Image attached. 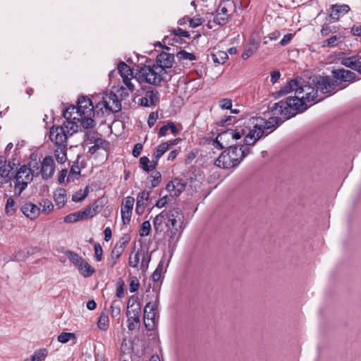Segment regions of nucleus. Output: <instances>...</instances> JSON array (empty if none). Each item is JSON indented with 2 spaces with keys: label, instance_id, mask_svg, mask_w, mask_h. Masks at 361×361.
<instances>
[{
  "label": "nucleus",
  "instance_id": "f257e3e1",
  "mask_svg": "<svg viewBox=\"0 0 361 361\" xmlns=\"http://www.w3.org/2000/svg\"><path fill=\"white\" fill-rule=\"evenodd\" d=\"M293 91L295 94L294 97H289L285 102L280 101L274 104L271 108L274 114H280L286 119H289L305 111L308 108L307 102L317 103L322 100V98L318 97L317 89L311 85H300L298 80H290L274 94L276 97H280Z\"/></svg>",
  "mask_w": 361,
  "mask_h": 361
},
{
  "label": "nucleus",
  "instance_id": "f03ea898",
  "mask_svg": "<svg viewBox=\"0 0 361 361\" xmlns=\"http://www.w3.org/2000/svg\"><path fill=\"white\" fill-rule=\"evenodd\" d=\"M274 106V104L270 107L271 110ZM271 112L272 111H271ZM271 114L275 116L271 117L268 120L261 117L249 118L247 125L254 129H252V134H250L247 137L246 142L256 143L264 135H269L272 131V128L279 126L283 122L282 118L286 120L280 114Z\"/></svg>",
  "mask_w": 361,
  "mask_h": 361
},
{
  "label": "nucleus",
  "instance_id": "7ed1b4c3",
  "mask_svg": "<svg viewBox=\"0 0 361 361\" xmlns=\"http://www.w3.org/2000/svg\"><path fill=\"white\" fill-rule=\"evenodd\" d=\"M250 153V149L248 147L230 146L219 155L215 161V164L224 169L235 167Z\"/></svg>",
  "mask_w": 361,
  "mask_h": 361
},
{
  "label": "nucleus",
  "instance_id": "20e7f679",
  "mask_svg": "<svg viewBox=\"0 0 361 361\" xmlns=\"http://www.w3.org/2000/svg\"><path fill=\"white\" fill-rule=\"evenodd\" d=\"M137 75L140 82H145L154 86H158L162 82H166L171 78V75L168 73L167 71L155 63L141 67Z\"/></svg>",
  "mask_w": 361,
  "mask_h": 361
},
{
  "label": "nucleus",
  "instance_id": "39448f33",
  "mask_svg": "<svg viewBox=\"0 0 361 361\" xmlns=\"http://www.w3.org/2000/svg\"><path fill=\"white\" fill-rule=\"evenodd\" d=\"M74 115L77 121L85 128H91L96 125L93 117L96 112L92 101L85 96H82L78 99L77 106H75Z\"/></svg>",
  "mask_w": 361,
  "mask_h": 361
},
{
  "label": "nucleus",
  "instance_id": "423d86ee",
  "mask_svg": "<svg viewBox=\"0 0 361 361\" xmlns=\"http://www.w3.org/2000/svg\"><path fill=\"white\" fill-rule=\"evenodd\" d=\"M95 108L97 116H104L121 111V102L118 96L111 92L103 96L102 101L98 102Z\"/></svg>",
  "mask_w": 361,
  "mask_h": 361
},
{
  "label": "nucleus",
  "instance_id": "0eeeda50",
  "mask_svg": "<svg viewBox=\"0 0 361 361\" xmlns=\"http://www.w3.org/2000/svg\"><path fill=\"white\" fill-rule=\"evenodd\" d=\"M249 121V118H245L240 122V123L236 126L235 130H228L219 134V138L221 140H224L225 137L230 136L233 140H238L241 139L242 137L244 136L243 138V146L248 147L251 145H254L255 143H252L250 142H246L247 137L250 134H252V128H250L247 125V122Z\"/></svg>",
  "mask_w": 361,
  "mask_h": 361
},
{
  "label": "nucleus",
  "instance_id": "6e6552de",
  "mask_svg": "<svg viewBox=\"0 0 361 361\" xmlns=\"http://www.w3.org/2000/svg\"><path fill=\"white\" fill-rule=\"evenodd\" d=\"M75 106H71L63 111V117L66 121L61 128H64V131L68 137L71 136L74 133L78 131L77 117L74 115Z\"/></svg>",
  "mask_w": 361,
  "mask_h": 361
},
{
  "label": "nucleus",
  "instance_id": "1a4fd4ad",
  "mask_svg": "<svg viewBox=\"0 0 361 361\" xmlns=\"http://www.w3.org/2000/svg\"><path fill=\"white\" fill-rule=\"evenodd\" d=\"M87 140L90 141V144H93L89 147V152L94 154L99 149L106 150L108 147V142L102 138V135L94 130H87L85 134Z\"/></svg>",
  "mask_w": 361,
  "mask_h": 361
},
{
  "label": "nucleus",
  "instance_id": "9d476101",
  "mask_svg": "<svg viewBox=\"0 0 361 361\" xmlns=\"http://www.w3.org/2000/svg\"><path fill=\"white\" fill-rule=\"evenodd\" d=\"M157 308V303L152 304L151 302H147L144 308V323L145 327L149 330L153 329L156 325L158 315Z\"/></svg>",
  "mask_w": 361,
  "mask_h": 361
},
{
  "label": "nucleus",
  "instance_id": "9b49d317",
  "mask_svg": "<svg viewBox=\"0 0 361 361\" xmlns=\"http://www.w3.org/2000/svg\"><path fill=\"white\" fill-rule=\"evenodd\" d=\"M69 137L64 131V128L52 126L49 131V139L56 147H67V140Z\"/></svg>",
  "mask_w": 361,
  "mask_h": 361
},
{
  "label": "nucleus",
  "instance_id": "f8f14e48",
  "mask_svg": "<svg viewBox=\"0 0 361 361\" xmlns=\"http://www.w3.org/2000/svg\"><path fill=\"white\" fill-rule=\"evenodd\" d=\"M55 171V163L51 156H46L40 163V169L36 171V175L41 174L43 179L51 178Z\"/></svg>",
  "mask_w": 361,
  "mask_h": 361
},
{
  "label": "nucleus",
  "instance_id": "ddd939ff",
  "mask_svg": "<svg viewBox=\"0 0 361 361\" xmlns=\"http://www.w3.org/2000/svg\"><path fill=\"white\" fill-rule=\"evenodd\" d=\"M334 81L329 76H318L313 80L317 92L319 90L323 94L330 93L334 91L336 87Z\"/></svg>",
  "mask_w": 361,
  "mask_h": 361
},
{
  "label": "nucleus",
  "instance_id": "4468645a",
  "mask_svg": "<svg viewBox=\"0 0 361 361\" xmlns=\"http://www.w3.org/2000/svg\"><path fill=\"white\" fill-rule=\"evenodd\" d=\"M167 218L166 226L167 228L182 227L183 224L184 215L179 208H173L166 210Z\"/></svg>",
  "mask_w": 361,
  "mask_h": 361
},
{
  "label": "nucleus",
  "instance_id": "2eb2a0df",
  "mask_svg": "<svg viewBox=\"0 0 361 361\" xmlns=\"http://www.w3.org/2000/svg\"><path fill=\"white\" fill-rule=\"evenodd\" d=\"M128 243V239L122 238L114 247L109 258V266L113 268L118 262V259L125 250L126 246Z\"/></svg>",
  "mask_w": 361,
  "mask_h": 361
},
{
  "label": "nucleus",
  "instance_id": "dca6fc26",
  "mask_svg": "<svg viewBox=\"0 0 361 361\" xmlns=\"http://www.w3.org/2000/svg\"><path fill=\"white\" fill-rule=\"evenodd\" d=\"M118 71L123 78V82L127 88L133 92L135 90L134 85L131 82L133 78V71L130 67L124 62H121L118 65Z\"/></svg>",
  "mask_w": 361,
  "mask_h": 361
},
{
  "label": "nucleus",
  "instance_id": "f3484780",
  "mask_svg": "<svg viewBox=\"0 0 361 361\" xmlns=\"http://www.w3.org/2000/svg\"><path fill=\"white\" fill-rule=\"evenodd\" d=\"M135 199L131 196L126 197L121 204V212L123 223L128 224L130 221Z\"/></svg>",
  "mask_w": 361,
  "mask_h": 361
},
{
  "label": "nucleus",
  "instance_id": "a211bd4d",
  "mask_svg": "<svg viewBox=\"0 0 361 361\" xmlns=\"http://www.w3.org/2000/svg\"><path fill=\"white\" fill-rule=\"evenodd\" d=\"M14 165L15 164H12L11 161L7 162L3 157H0V184H4L9 181L11 179L9 174Z\"/></svg>",
  "mask_w": 361,
  "mask_h": 361
},
{
  "label": "nucleus",
  "instance_id": "6ab92c4d",
  "mask_svg": "<svg viewBox=\"0 0 361 361\" xmlns=\"http://www.w3.org/2000/svg\"><path fill=\"white\" fill-rule=\"evenodd\" d=\"M260 37L257 35H252L248 39L249 47L245 49L242 54V59L243 60L247 59L252 54H254L259 48L260 44Z\"/></svg>",
  "mask_w": 361,
  "mask_h": 361
},
{
  "label": "nucleus",
  "instance_id": "aec40b11",
  "mask_svg": "<svg viewBox=\"0 0 361 361\" xmlns=\"http://www.w3.org/2000/svg\"><path fill=\"white\" fill-rule=\"evenodd\" d=\"M185 186L181 179L174 178L168 183L166 190L171 197H178L184 190Z\"/></svg>",
  "mask_w": 361,
  "mask_h": 361
},
{
  "label": "nucleus",
  "instance_id": "412c9836",
  "mask_svg": "<svg viewBox=\"0 0 361 361\" xmlns=\"http://www.w3.org/2000/svg\"><path fill=\"white\" fill-rule=\"evenodd\" d=\"M174 61V55L165 51L161 52L156 58V65L161 67L164 70L171 68Z\"/></svg>",
  "mask_w": 361,
  "mask_h": 361
},
{
  "label": "nucleus",
  "instance_id": "4be33fe9",
  "mask_svg": "<svg viewBox=\"0 0 361 361\" xmlns=\"http://www.w3.org/2000/svg\"><path fill=\"white\" fill-rule=\"evenodd\" d=\"M350 7L347 4H334L329 8V17L334 21H338L341 16L347 13L350 11Z\"/></svg>",
  "mask_w": 361,
  "mask_h": 361
},
{
  "label": "nucleus",
  "instance_id": "5701e85b",
  "mask_svg": "<svg viewBox=\"0 0 361 361\" xmlns=\"http://www.w3.org/2000/svg\"><path fill=\"white\" fill-rule=\"evenodd\" d=\"M23 214L31 220L37 219L40 214V209L36 204L27 202L20 209Z\"/></svg>",
  "mask_w": 361,
  "mask_h": 361
},
{
  "label": "nucleus",
  "instance_id": "b1692460",
  "mask_svg": "<svg viewBox=\"0 0 361 361\" xmlns=\"http://www.w3.org/2000/svg\"><path fill=\"white\" fill-rule=\"evenodd\" d=\"M126 315L140 317L141 305L138 300L137 297L132 296L129 299L128 302Z\"/></svg>",
  "mask_w": 361,
  "mask_h": 361
},
{
  "label": "nucleus",
  "instance_id": "393cba45",
  "mask_svg": "<svg viewBox=\"0 0 361 361\" xmlns=\"http://www.w3.org/2000/svg\"><path fill=\"white\" fill-rule=\"evenodd\" d=\"M333 77L336 79L335 82L338 80L341 81L348 82L355 79V73L345 69H334L332 71Z\"/></svg>",
  "mask_w": 361,
  "mask_h": 361
},
{
  "label": "nucleus",
  "instance_id": "a878e982",
  "mask_svg": "<svg viewBox=\"0 0 361 361\" xmlns=\"http://www.w3.org/2000/svg\"><path fill=\"white\" fill-rule=\"evenodd\" d=\"M32 177L33 174L31 173V169L27 168L25 165H23L18 169L15 179H18V181L20 180L29 183L32 181Z\"/></svg>",
  "mask_w": 361,
  "mask_h": 361
},
{
  "label": "nucleus",
  "instance_id": "bb28decb",
  "mask_svg": "<svg viewBox=\"0 0 361 361\" xmlns=\"http://www.w3.org/2000/svg\"><path fill=\"white\" fill-rule=\"evenodd\" d=\"M341 64L356 70L358 72H361V57L357 58L355 56H351L344 58L341 60Z\"/></svg>",
  "mask_w": 361,
  "mask_h": 361
},
{
  "label": "nucleus",
  "instance_id": "cd10ccee",
  "mask_svg": "<svg viewBox=\"0 0 361 361\" xmlns=\"http://www.w3.org/2000/svg\"><path fill=\"white\" fill-rule=\"evenodd\" d=\"M102 202L100 200H96L92 204H89L85 208L87 218H92L96 216L102 209Z\"/></svg>",
  "mask_w": 361,
  "mask_h": 361
},
{
  "label": "nucleus",
  "instance_id": "c85d7f7f",
  "mask_svg": "<svg viewBox=\"0 0 361 361\" xmlns=\"http://www.w3.org/2000/svg\"><path fill=\"white\" fill-rule=\"evenodd\" d=\"M54 200L56 204L61 208L67 201L66 191L63 188H58L54 193Z\"/></svg>",
  "mask_w": 361,
  "mask_h": 361
},
{
  "label": "nucleus",
  "instance_id": "c756f323",
  "mask_svg": "<svg viewBox=\"0 0 361 361\" xmlns=\"http://www.w3.org/2000/svg\"><path fill=\"white\" fill-rule=\"evenodd\" d=\"M88 219L85 210L78 211L66 216L63 219L66 223H75L82 219Z\"/></svg>",
  "mask_w": 361,
  "mask_h": 361
},
{
  "label": "nucleus",
  "instance_id": "7c9ffc66",
  "mask_svg": "<svg viewBox=\"0 0 361 361\" xmlns=\"http://www.w3.org/2000/svg\"><path fill=\"white\" fill-rule=\"evenodd\" d=\"M139 163L144 171H152L157 166V163L154 160L150 161L147 157H142L139 159Z\"/></svg>",
  "mask_w": 361,
  "mask_h": 361
},
{
  "label": "nucleus",
  "instance_id": "2f4dec72",
  "mask_svg": "<svg viewBox=\"0 0 361 361\" xmlns=\"http://www.w3.org/2000/svg\"><path fill=\"white\" fill-rule=\"evenodd\" d=\"M166 210L162 211L160 214L157 215L153 221L154 228L156 232L161 231L162 224H166L167 218Z\"/></svg>",
  "mask_w": 361,
  "mask_h": 361
},
{
  "label": "nucleus",
  "instance_id": "473e14b6",
  "mask_svg": "<svg viewBox=\"0 0 361 361\" xmlns=\"http://www.w3.org/2000/svg\"><path fill=\"white\" fill-rule=\"evenodd\" d=\"M169 147L170 145L169 142H163L158 145L152 154V159L154 160V162L158 164L159 159L169 150Z\"/></svg>",
  "mask_w": 361,
  "mask_h": 361
},
{
  "label": "nucleus",
  "instance_id": "72a5a7b5",
  "mask_svg": "<svg viewBox=\"0 0 361 361\" xmlns=\"http://www.w3.org/2000/svg\"><path fill=\"white\" fill-rule=\"evenodd\" d=\"M231 8H233V11H235V5L234 2L231 1L230 0H224L220 3L219 6L216 11L220 12L221 14L231 16V15L228 13V11Z\"/></svg>",
  "mask_w": 361,
  "mask_h": 361
},
{
  "label": "nucleus",
  "instance_id": "f704fd0d",
  "mask_svg": "<svg viewBox=\"0 0 361 361\" xmlns=\"http://www.w3.org/2000/svg\"><path fill=\"white\" fill-rule=\"evenodd\" d=\"M77 268L79 272L85 278L91 276L95 271L94 269L85 260L81 263V265Z\"/></svg>",
  "mask_w": 361,
  "mask_h": 361
},
{
  "label": "nucleus",
  "instance_id": "c9c22d12",
  "mask_svg": "<svg viewBox=\"0 0 361 361\" xmlns=\"http://www.w3.org/2000/svg\"><path fill=\"white\" fill-rule=\"evenodd\" d=\"M67 147H56L54 155L59 164H64L67 160Z\"/></svg>",
  "mask_w": 361,
  "mask_h": 361
},
{
  "label": "nucleus",
  "instance_id": "e433bc0d",
  "mask_svg": "<svg viewBox=\"0 0 361 361\" xmlns=\"http://www.w3.org/2000/svg\"><path fill=\"white\" fill-rule=\"evenodd\" d=\"M212 58L215 63L224 64L228 57L227 52L219 50L212 54Z\"/></svg>",
  "mask_w": 361,
  "mask_h": 361
},
{
  "label": "nucleus",
  "instance_id": "4c0bfd02",
  "mask_svg": "<svg viewBox=\"0 0 361 361\" xmlns=\"http://www.w3.org/2000/svg\"><path fill=\"white\" fill-rule=\"evenodd\" d=\"M47 350L45 348H42L35 351L30 357V358L26 359L25 361H42L47 356Z\"/></svg>",
  "mask_w": 361,
  "mask_h": 361
},
{
  "label": "nucleus",
  "instance_id": "58836bf2",
  "mask_svg": "<svg viewBox=\"0 0 361 361\" xmlns=\"http://www.w3.org/2000/svg\"><path fill=\"white\" fill-rule=\"evenodd\" d=\"M128 329L129 331H133L138 329L140 325V317L134 316H127Z\"/></svg>",
  "mask_w": 361,
  "mask_h": 361
},
{
  "label": "nucleus",
  "instance_id": "ea45409f",
  "mask_svg": "<svg viewBox=\"0 0 361 361\" xmlns=\"http://www.w3.org/2000/svg\"><path fill=\"white\" fill-rule=\"evenodd\" d=\"M142 251H137L133 255V252H131L129 257V265L131 267L137 268L140 263V257L142 258Z\"/></svg>",
  "mask_w": 361,
  "mask_h": 361
},
{
  "label": "nucleus",
  "instance_id": "a19ab883",
  "mask_svg": "<svg viewBox=\"0 0 361 361\" xmlns=\"http://www.w3.org/2000/svg\"><path fill=\"white\" fill-rule=\"evenodd\" d=\"M341 37L334 35L331 37L330 38L324 40L323 42L322 47H333L337 46L339 43H341Z\"/></svg>",
  "mask_w": 361,
  "mask_h": 361
},
{
  "label": "nucleus",
  "instance_id": "79ce46f5",
  "mask_svg": "<svg viewBox=\"0 0 361 361\" xmlns=\"http://www.w3.org/2000/svg\"><path fill=\"white\" fill-rule=\"evenodd\" d=\"M109 317L104 313L101 314L97 322L98 328L102 331H106L109 328Z\"/></svg>",
  "mask_w": 361,
  "mask_h": 361
},
{
  "label": "nucleus",
  "instance_id": "37998d69",
  "mask_svg": "<svg viewBox=\"0 0 361 361\" xmlns=\"http://www.w3.org/2000/svg\"><path fill=\"white\" fill-rule=\"evenodd\" d=\"M67 257L76 267L80 266L81 263H82V262L84 261V259L81 257H80L77 253L74 252H68Z\"/></svg>",
  "mask_w": 361,
  "mask_h": 361
},
{
  "label": "nucleus",
  "instance_id": "c03bdc74",
  "mask_svg": "<svg viewBox=\"0 0 361 361\" xmlns=\"http://www.w3.org/2000/svg\"><path fill=\"white\" fill-rule=\"evenodd\" d=\"M154 106L159 100V93L157 90H148L145 95Z\"/></svg>",
  "mask_w": 361,
  "mask_h": 361
},
{
  "label": "nucleus",
  "instance_id": "a18cd8bd",
  "mask_svg": "<svg viewBox=\"0 0 361 361\" xmlns=\"http://www.w3.org/2000/svg\"><path fill=\"white\" fill-rule=\"evenodd\" d=\"M121 301L119 300H114L112 301L110 310L111 314L113 317H116L120 314L121 312Z\"/></svg>",
  "mask_w": 361,
  "mask_h": 361
},
{
  "label": "nucleus",
  "instance_id": "49530a36",
  "mask_svg": "<svg viewBox=\"0 0 361 361\" xmlns=\"http://www.w3.org/2000/svg\"><path fill=\"white\" fill-rule=\"evenodd\" d=\"M151 260V255L147 252L142 251V259L140 262V269L142 271H145L148 267Z\"/></svg>",
  "mask_w": 361,
  "mask_h": 361
},
{
  "label": "nucleus",
  "instance_id": "de8ad7c7",
  "mask_svg": "<svg viewBox=\"0 0 361 361\" xmlns=\"http://www.w3.org/2000/svg\"><path fill=\"white\" fill-rule=\"evenodd\" d=\"M229 19H230V16L221 14L220 12L216 11V14L214 18V21L215 23H216L218 25H224L228 22Z\"/></svg>",
  "mask_w": 361,
  "mask_h": 361
},
{
  "label": "nucleus",
  "instance_id": "09e8293b",
  "mask_svg": "<svg viewBox=\"0 0 361 361\" xmlns=\"http://www.w3.org/2000/svg\"><path fill=\"white\" fill-rule=\"evenodd\" d=\"M5 210H6V213L8 215H13L15 213V212L16 210V207L15 201L13 198L9 197L7 200Z\"/></svg>",
  "mask_w": 361,
  "mask_h": 361
},
{
  "label": "nucleus",
  "instance_id": "8fccbe9b",
  "mask_svg": "<svg viewBox=\"0 0 361 361\" xmlns=\"http://www.w3.org/2000/svg\"><path fill=\"white\" fill-rule=\"evenodd\" d=\"M75 338V336L73 333H68V332H63L58 336V341L61 343H66L70 340L73 339Z\"/></svg>",
  "mask_w": 361,
  "mask_h": 361
},
{
  "label": "nucleus",
  "instance_id": "3c124183",
  "mask_svg": "<svg viewBox=\"0 0 361 361\" xmlns=\"http://www.w3.org/2000/svg\"><path fill=\"white\" fill-rule=\"evenodd\" d=\"M164 267V261L161 260L157 267L156 269L152 274V279L154 281L157 282L159 281L161 279V272L163 270Z\"/></svg>",
  "mask_w": 361,
  "mask_h": 361
},
{
  "label": "nucleus",
  "instance_id": "603ef678",
  "mask_svg": "<svg viewBox=\"0 0 361 361\" xmlns=\"http://www.w3.org/2000/svg\"><path fill=\"white\" fill-rule=\"evenodd\" d=\"M152 188L157 187L160 183L161 175L159 171H153L150 176Z\"/></svg>",
  "mask_w": 361,
  "mask_h": 361
},
{
  "label": "nucleus",
  "instance_id": "864d4df0",
  "mask_svg": "<svg viewBox=\"0 0 361 361\" xmlns=\"http://www.w3.org/2000/svg\"><path fill=\"white\" fill-rule=\"evenodd\" d=\"M177 57L180 60L193 61L195 59V56L193 54L187 52L185 50L178 52Z\"/></svg>",
  "mask_w": 361,
  "mask_h": 361
},
{
  "label": "nucleus",
  "instance_id": "5fc2aeb1",
  "mask_svg": "<svg viewBox=\"0 0 361 361\" xmlns=\"http://www.w3.org/2000/svg\"><path fill=\"white\" fill-rule=\"evenodd\" d=\"M88 191L86 189L85 191L82 190L77 191L72 196V200L75 202L82 201L87 195Z\"/></svg>",
  "mask_w": 361,
  "mask_h": 361
},
{
  "label": "nucleus",
  "instance_id": "6e6d98bb",
  "mask_svg": "<svg viewBox=\"0 0 361 361\" xmlns=\"http://www.w3.org/2000/svg\"><path fill=\"white\" fill-rule=\"evenodd\" d=\"M27 184L28 183H27L24 181L19 180V182H18V179H15V186H14L15 192L18 195H20L22 193V192L26 188Z\"/></svg>",
  "mask_w": 361,
  "mask_h": 361
},
{
  "label": "nucleus",
  "instance_id": "4d7b16f0",
  "mask_svg": "<svg viewBox=\"0 0 361 361\" xmlns=\"http://www.w3.org/2000/svg\"><path fill=\"white\" fill-rule=\"evenodd\" d=\"M151 230V224L149 221H144L140 230V235L141 236H147L149 234Z\"/></svg>",
  "mask_w": 361,
  "mask_h": 361
},
{
  "label": "nucleus",
  "instance_id": "13d9d810",
  "mask_svg": "<svg viewBox=\"0 0 361 361\" xmlns=\"http://www.w3.org/2000/svg\"><path fill=\"white\" fill-rule=\"evenodd\" d=\"M171 32L176 37L189 38L190 36L188 31L183 30L180 27L173 28Z\"/></svg>",
  "mask_w": 361,
  "mask_h": 361
},
{
  "label": "nucleus",
  "instance_id": "bf43d9fd",
  "mask_svg": "<svg viewBox=\"0 0 361 361\" xmlns=\"http://www.w3.org/2000/svg\"><path fill=\"white\" fill-rule=\"evenodd\" d=\"M204 20L200 16H195L194 18L189 17V26L192 28H196L201 25Z\"/></svg>",
  "mask_w": 361,
  "mask_h": 361
},
{
  "label": "nucleus",
  "instance_id": "052dcab7",
  "mask_svg": "<svg viewBox=\"0 0 361 361\" xmlns=\"http://www.w3.org/2000/svg\"><path fill=\"white\" fill-rule=\"evenodd\" d=\"M149 198V192L147 191H142L138 193L137 197V203L145 205V202L147 201Z\"/></svg>",
  "mask_w": 361,
  "mask_h": 361
},
{
  "label": "nucleus",
  "instance_id": "680f3d73",
  "mask_svg": "<svg viewBox=\"0 0 361 361\" xmlns=\"http://www.w3.org/2000/svg\"><path fill=\"white\" fill-rule=\"evenodd\" d=\"M182 229V227H173L171 226L170 228H168V233L169 235V243L172 242L173 238L177 235L178 233L180 230Z\"/></svg>",
  "mask_w": 361,
  "mask_h": 361
},
{
  "label": "nucleus",
  "instance_id": "e2e57ef3",
  "mask_svg": "<svg viewBox=\"0 0 361 361\" xmlns=\"http://www.w3.org/2000/svg\"><path fill=\"white\" fill-rule=\"evenodd\" d=\"M94 254L97 261L100 262L102 259L103 250L102 247L99 243H96L94 246Z\"/></svg>",
  "mask_w": 361,
  "mask_h": 361
},
{
  "label": "nucleus",
  "instance_id": "0e129e2a",
  "mask_svg": "<svg viewBox=\"0 0 361 361\" xmlns=\"http://www.w3.org/2000/svg\"><path fill=\"white\" fill-rule=\"evenodd\" d=\"M219 106L222 109H231L232 100L231 99H222L219 101Z\"/></svg>",
  "mask_w": 361,
  "mask_h": 361
},
{
  "label": "nucleus",
  "instance_id": "69168bd1",
  "mask_svg": "<svg viewBox=\"0 0 361 361\" xmlns=\"http://www.w3.org/2000/svg\"><path fill=\"white\" fill-rule=\"evenodd\" d=\"M139 286L140 283L137 279L136 277L132 278L129 287L130 293L137 291L138 290Z\"/></svg>",
  "mask_w": 361,
  "mask_h": 361
},
{
  "label": "nucleus",
  "instance_id": "338daca9",
  "mask_svg": "<svg viewBox=\"0 0 361 361\" xmlns=\"http://www.w3.org/2000/svg\"><path fill=\"white\" fill-rule=\"evenodd\" d=\"M121 353H125L126 351H130L131 349V344L129 341H128L126 338L123 339L121 343Z\"/></svg>",
  "mask_w": 361,
  "mask_h": 361
},
{
  "label": "nucleus",
  "instance_id": "774afa93",
  "mask_svg": "<svg viewBox=\"0 0 361 361\" xmlns=\"http://www.w3.org/2000/svg\"><path fill=\"white\" fill-rule=\"evenodd\" d=\"M142 148L143 146L141 143L135 144L132 152L133 156L135 157H139L142 150Z\"/></svg>",
  "mask_w": 361,
  "mask_h": 361
}]
</instances>
